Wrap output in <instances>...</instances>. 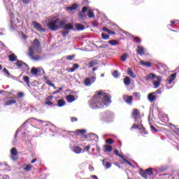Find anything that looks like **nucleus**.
I'll return each instance as SVG.
<instances>
[{"label": "nucleus", "mask_w": 179, "mask_h": 179, "mask_svg": "<svg viewBox=\"0 0 179 179\" xmlns=\"http://www.w3.org/2000/svg\"><path fill=\"white\" fill-rule=\"evenodd\" d=\"M88 104L92 110H98V108H101L104 106H110L111 104V95L108 94H103V91L101 90L93 96L88 101Z\"/></svg>", "instance_id": "f257e3e1"}, {"label": "nucleus", "mask_w": 179, "mask_h": 179, "mask_svg": "<svg viewBox=\"0 0 179 179\" xmlns=\"http://www.w3.org/2000/svg\"><path fill=\"white\" fill-rule=\"evenodd\" d=\"M156 170L153 168H150L145 170L140 169L139 174L143 178H148V177H153L155 174H157Z\"/></svg>", "instance_id": "f03ea898"}, {"label": "nucleus", "mask_w": 179, "mask_h": 179, "mask_svg": "<svg viewBox=\"0 0 179 179\" xmlns=\"http://www.w3.org/2000/svg\"><path fill=\"white\" fill-rule=\"evenodd\" d=\"M114 118V113L113 112L108 110L106 112L101 113L100 114L99 120L103 124L106 121H111Z\"/></svg>", "instance_id": "7ed1b4c3"}, {"label": "nucleus", "mask_w": 179, "mask_h": 179, "mask_svg": "<svg viewBox=\"0 0 179 179\" xmlns=\"http://www.w3.org/2000/svg\"><path fill=\"white\" fill-rule=\"evenodd\" d=\"M32 50V52H36L37 54H41V43L38 39L36 38L34 40V44L29 47V52Z\"/></svg>", "instance_id": "20e7f679"}, {"label": "nucleus", "mask_w": 179, "mask_h": 179, "mask_svg": "<svg viewBox=\"0 0 179 179\" xmlns=\"http://www.w3.org/2000/svg\"><path fill=\"white\" fill-rule=\"evenodd\" d=\"M59 23V20L55 19V20L50 21L48 23V26L49 29L52 30V31H57L58 29H59V27H58V24Z\"/></svg>", "instance_id": "39448f33"}, {"label": "nucleus", "mask_w": 179, "mask_h": 179, "mask_svg": "<svg viewBox=\"0 0 179 179\" xmlns=\"http://www.w3.org/2000/svg\"><path fill=\"white\" fill-rule=\"evenodd\" d=\"M94 82H96V73H94L93 76H90L88 78H86L84 80V85L85 86L89 87L90 86H92Z\"/></svg>", "instance_id": "423d86ee"}, {"label": "nucleus", "mask_w": 179, "mask_h": 179, "mask_svg": "<svg viewBox=\"0 0 179 179\" xmlns=\"http://www.w3.org/2000/svg\"><path fill=\"white\" fill-rule=\"evenodd\" d=\"M159 121H161V122H163L164 124L169 122V116L163 112H160L159 113Z\"/></svg>", "instance_id": "0eeeda50"}, {"label": "nucleus", "mask_w": 179, "mask_h": 179, "mask_svg": "<svg viewBox=\"0 0 179 179\" xmlns=\"http://www.w3.org/2000/svg\"><path fill=\"white\" fill-rule=\"evenodd\" d=\"M36 52H33V50L30 49L29 52H28V55L32 61H40V59H41L40 55L34 57V54H36Z\"/></svg>", "instance_id": "6e6552de"}, {"label": "nucleus", "mask_w": 179, "mask_h": 179, "mask_svg": "<svg viewBox=\"0 0 179 179\" xmlns=\"http://www.w3.org/2000/svg\"><path fill=\"white\" fill-rule=\"evenodd\" d=\"M32 24L34 26V28H35L36 30L40 31L41 33H44V31H45V29L43 28V26H41V24L38 22L34 21L32 22Z\"/></svg>", "instance_id": "1a4fd4ad"}, {"label": "nucleus", "mask_w": 179, "mask_h": 179, "mask_svg": "<svg viewBox=\"0 0 179 179\" xmlns=\"http://www.w3.org/2000/svg\"><path fill=\"white\" fill-rule=\"evenodd\" d=\"M18 23H20V21L17 18H15L14 17H11V26L10 29L15 30V27H17L19 25H17Z\"/></svg>", "instance_id": "9d476101"}, {"label": "nucleus", "mask_w": 179, "mask_h": 179, "mask_svg": "<svg viewBox=\"0 0 179 179\" xmlns=\"http://www.w3.org/2000/svg\"><path fill=\"white\" fill-rule=\"evenodd\" d=\"M89 8L87 6H84L82 9V13H79V17L81 19V20H85L86 17H87V15H86V12H87V10ZM83 13V14H82Z\"/></svg>", "instance_id": "9b49d317"}, {"label": "nucleus", "mask_w": 179, "mask_h": 179, "mask_svg": "<svg viewBox=\"0 0 179 179\" xmlns=\"http://www.w3.org/2000/svg\"><path fill=\"white\" fill-rule=\"evenodd\" d=\"M166 65H164L163 64L158 62V64H157V71L159 73H163V74L166 73Z\"/></svg>", "instance_id": "f8f14e48"}, {"label": "nucleus", "mask_w": 179, "mask_h": 179, "mask_svg": "<svg viewBox=\"0 0 179 179\" xmlns=\"http://www.w3.org/2000/svg\"><path fill=\"white\" fill-rule=\"evenodd\" d=\"M31 120H36V119L30 118L28 120H27L25 122H24V124L20 128H18V129L17 130L16 134L15 135V138H16V136H17V134H19V132H20V131H22V129H24V128H26L27 124H29V122L30 121H31Z\"/></svg>", "instance_id": "ddd939ff"}, {"label": "nucleus", "mask_w": 179, "mask_h": 179, "mask_svg": "<svg viewBox=\"0 0 179 179\" xmlns=\"http://www.w3.org/2000/svg\"><path fill=\"white\" fill-rule=\"evenodd\" d=\"M10 153H11V159L12 160L16 161L17 160V149H16V148H13L10 150Z\"/></svg>", "instance_id": "4468645a"}, {"label": "nucleus", "mask_w": 179, "mask_h": 179, "mask_svg": "<svg viewBox=\"0 0 179 179\" xmlns=\"http://www.w3.org/2000/svg\"><path fill=\"white\" fill-rule=\"evenodd\" d=\"M176 78H177V73L171 74L166 80L168 85H171L176 80Z\"/></svg>", "instance_id": "2eb2a0df"}, {"label": "nucleus", "mask_w": 179, "mask_h": 179, "mask_svg": "<svg viewBox=\"0 0 179 179\" xmlns=\"http://www.w3.org/2000/svg\"><path fill=\"white\" fill-rule=\"evenodd\" d=\"M146 52V50L143 46L138 45L137 46L136 52L138 53V55H145V52Z\"/></svg>", "instance_id": "dca6fc26"}, {"label": "nucleus", "mask_w": 179, "mask_h": 179, "mask_svg": "<svg viewBox=\"0 0 179 179\" xmlns=\"http://www.w3.org/2000/svg\"><path fill=\"white\" fill-rule=\"evenodd\" d=\"M123 100L125 101V103H127V104H131V103H132V100H134V96L124 95Z\"/></svg>", "instance_id": "f3484780"}, {"label": "nucleus", "mask_w": 179, "mask_h": 179, "mask_svg": "<svg viewBox=\"0 0 179 179\" xmlns=\"http://www.w3.org/2000/svg\"><path fill=\"white\" fill-rule=\"evenodd\" d=\"M157 92H152L150 93L148 96V99L150 103H153V101H155V100L156 99V96L155 94H156Z\"/></svg>", "instance_id": "a211bd4d"}, {"label": "nucleus", "mask_w": 179, "mask_h": 179, "mask_svg": "<svg viewBox=\"0 0 179 179\" xmlns=\"http://www.w3.org/2000/svg\"><path fill=\"white\" fill-rule=\"evenodd\" d=\"M102 165L105 169H111V162H107V159H103Z\"/></svg>", "instance_id": "6ab92c4d"}, {"label": "nucleus", "mask_w": 179, "mask_h": 179, "mask_svg": "<svg viewBox=\"0 0 179 179\" xmlns=\"http://www.w3.org/2000/svg\"><path fill=\"white\" fill-rule=\"evenodd\" d=\"M57 107H64L66 104V101L62 99L57 100Z\"/></svg>", "instance_id": "aec40b11"}, {"label": "nucleus", "mask_w": 179, "mask_h": 179, "mask_svg": "<svg viewBox=\"0 0 179 179\" xmlns=\"http://www.w3.org/2000/svg\"><path fill=\"white\" fill-rule=\"evenodd\" d=\"M72 150L73 152H74V153H76L77 155H79V153L82 152V148H80V147L78 145L73 147Z\"/></svg>", "instance_id": "412c9836"}, {"label": "nucleus", "mask_w": 179, "mask_h": 179, "mask_svg": "<svg viewBox=\"0 0 179 179\" xmlns=\"http://www.w3.org/2000/svg\"><path fill=\"white\" fill-rule=\"evenodd\" d=\"M97 64H99V60L93 59L88 63V66L89 68H93V66H95Z\"/></svg>", "instance_id": "4be33fe9"}, {"label": "nucleus", "mask_w": 179, "mask_h": 179, "mask_svg": "<svg viewBox=\"0 0 179 179\" xmlns=\"http://www.w3.org/2000/svg\"><path fill=\"white\" fill-rule=\"evenodd\" d=\"M127 75L129 76H131V78H133V79H135V78H136V75H135V73H134V72L132 71V69L131 68H128L127 69Z\"/></svg>", "instance_id": "5701e85b"}, {"label": "nucleus", "mask_w": 179, "mask_h": 179, "mask_svg": "<svg viewBox=\"0 0 179 179\" xmlns=\"http://www.w3.org/2000/svg\"><path fill=\"white\" fill-rule=\"evenodd\" d=\"M15 103H16V100H15L14 98H10L4 103V106H12V104Z\"/></svg>", "instance_id": "b1692460"}, {"label": "nucleus", "mask_w": 179, "mask_h": 179, "mask_svg": "<svg viewBox=\"0 0 179 179\" xmlns=\"http://www.w3.org/2000/svg\"><path fill=\"white\" fill-rule=\"evenodd\" d=\"M141 65H143V66H147V68H150L152 66V63L150 62H144L143 60L140 61Z\"/></svg>", "instance_id": "393cba45"}, {"label": "nucleus", "mask_w": 179, "mask_h": 179, "mask_svg": "<svg viewBox=\"0 0 179 179\" xmlns=\"http://www.w3.org/2000/svg\"><path fill=\"white\" fill-rule=\"evenodd\" d=\"M155 78H157V76L151 73L145 77V79L147 80H153V79H155Z\"/></svg>", "instance_id": "a878e982"}, {"label": "nucleus", "mask_w": 179, "mask_h": 179, "mask_svg": "<svg viewBox=\"0 0 179 179\" xmlns=\"http://www.w3.org/2000/svg\"><path fill=\"white\" fill-rule=\"evenodd\" d=\"M169 125L171 127V129H173V132L176 135H179V128L176 127L174 124L170 123Z\"/></svg>", "instance_id": "bb28decb"}, {"label": "nucleus", "mask_w": 179, "mask_h": 179, "mask_svg": "<svg viewBox=\"0 0 179 179\" xmlns=\"http://www.w3.org/2000/svg\"><path fill=\"white\" fill-rule=\"evenodd\" d=\"M142 127V124H141V121L138 122V124H134L131 127V129H140V128Z\"/></svg>", "instance_id": "cd10ccee"}, {"label": "nucleus", "mask_w": 179, "mask_h": 179, "mask_svg": "<svg viewBox=\"0 0 179 179\" xmlns=\"http://www.w3.org/2000/svg\"><path fill=\"white\" fill-rule=\"evenodd\" d=\"M123 83L126 86H129L131 85V79L129 76H127L123 79Z\"/></svg>", "instance_id": "c85d7f7f"}, {"label": "nucleus", "mask_w": 179, "mask_h": 179, "mask_svg": "<svg viewBox=\"0 0 179 179\" xmlns=\"http://www.w3.org/2000/svg\"><path fill=\"white\" fill-rule=\"evenodd\" d=\"M78 3H73L71 6L66 8L67 10H76L78 9Z\"/></svg>", "instance_id": "c756f323"}, {"label": "nucleus", "mask_w": 179, "mask_h": 179, "mask_svg": "<svg viewBox=\"0 0 179 179\" xmlns=\"http://www.w3.org/2000/svg\"><path fill=\"white\" fill-rule=\"evenodd\" d=\"M66 100H67L68 103H72V102L75 101V100H76L75 96L69 95L66 96Z\"/></svg>", "instance_id": "7c9ffc66"}, {"label": "nucleus", "mask_w": 179, "mask_h": 179, "mask_svg": "<svg viewBox=\"0 0 179 179\" xmlns=\"http://www.w3.org/2000/svg\"><path fill=\"white\" fill-rule=\"evenodd\" d=\"M140 132L142 134L143 136H146V135L148 134L145 127H143V125H141V128H140Z\"/></svg>", "instance_id": "2f4dec72"}, {"label": "nucleus", "mask_w": 179, "mask_h": 179, "mask_svg": "<svg viewBox=\"0 0 179 179\" xmlns=\"http://www.w3.org/2000/svg\"><path fill=\"white\" fill-rule=\"evenodd\" d=\"M8 58L11 62H15V61H16V59H17V57L16 55H15V54H13V53L11 55H9Z\"/></svg>", "instance_id": "473e14b6"}, {"label": "nucleus", "mask_w": 179, "mask_h": 179, "mask_svg": "<svg viewBox=\"0 0 179 179\" xmlns=\"http://www.w3.org/2000/svg\"><path fill=\"white\" fill-rule=\"evenodd\" d=\"M86 132H87L86 129H78L75 131L76 135H85Z\"/></svg>", "instance_id": "72a5a7b5"}, {"label": "nucleus", "mask_w": 179, "mask_h": 179, "mask_svg": "<svg viewBox=\"0 0 179 179\" xmlns=\"http://www.w3.org/2000/svg\"><path fill=\"white\" fill-rule=\"evenodd\" d=\"M105 152H112L113 147L110 145H104Z\"/></svg>", "instance_id": "f704fd0d"}, {"label": "nucleus", "mask_w": 179, "mask_h": 179, "mask_svg": "<svg viewBox=\"0 0 179 179\" xmlns=\"http://www.w3.org/2000/svg\"><path fill=\"white\" fill-rule=\"evenodd\" d=\"M76 29L78 31L85 30V26L81 24H76Z\"/></svg>", "instance_id": "c9c22d12"}, {"label": "nucleus", "mask_w": 179, "mask_h": 179, "mask_svg": "<svg viewBox=\"0 0 179 179\" xmlns=\"http://www.w3.org/2000/svg\"><path fill=\"white\" fill-rule=\"evenodd\" d=\"M39 72L40 71H38L36 67H33L31 70V73H32V75H38Z\"/></svg>", "instance_id": "e433bc0d"}, {"label": "nucleus", "mask_w": 179, "mask_h": 179, "mask_svg": "<svg viewBox=\"0 0 179 179\" xmlns=\"http://www.w3.org/2000/svg\"><path fill=\"white\" fill-rule=\"evenodd\" d=\"M178 22H179L178 20H171V24L168 25V29H171V27H173V26H174Z\"/></svg>", "instance_id": "4c0bfd02"}, {"label": "nucleus", "mask_w": 179, "mask_h": 179, "mask_svg": "<svg viewBox=\"0 0 179 179\" xmlns=\"http://www.w3.org/2000/svg\"><path fill=\"white\" fill-rule=\"evenodd\" d=\"M66 26V21H59V23H58V27L59 29H61L62 27H64Z\"/></svg>", "instance_id": "58836bf2"}, {"label": "nucleus", "mask_w": 179, "mask_h": 179, "mask_svg": "<svg viewBox=\"0 0 179 179\" xmlns=\"http://www.w3.org/2000/svg\"><path fill=\"white\" fill-rule=\"evenodd\" d=\"M64 29L65 30H73V25L71 24V23L68 24L67 25H66Z\"/></svg>", "instance_id": "ea45409f"}, {"label": "nucleus", "mask_w": 179, "mask_h": 179, "mask_svg": "<svg viewBox=\"0 0 179 179\" xmlns=\"http://www.w3.org/2000/svg\"><path fill=\"white\" fill-rule=\"evenodd\" d=\"M108 44H110V45H117L118 44V41L115 40H110L108 41Z\"/></svg>", "instance_id": "a19ab883"}, {"label": "nucleus", "mask_w": 179, "mask_h": 179, "mask_svg": "<svg viewBox=\"0 0 179 179\" xmlns=\"http://www.w3.org/2000/svg\"><path fill=\"white\" fill-rule=\"evenodd\" d=\"M127 58H128V54H124L120 57V59L122 62H125L127 61Z\"/></svg>", "instance_id": "79ce46f5"}, {"label": "nucleus", "mask_w": 179, "mask_h": 179, "mask_svg": "<svg viewBox=\"0 0 179 179\" xmlns=\"http://www.w3.org/2000/svg\"><path fill=\"white\" fill-rule=\"evenodd\" d=\"M46 85H48V86H50V87H54V89H56L55 85L52 83V82L50 81V80H48L45 82Z\"/></svg>", "instance_id": "37998d69"}, {"label": "nucleus", "mask_w": 179, "mask_h": 179, "mask_svg": "<svg viewBox=\"0 0 179 179\" xmlns=\"http://www.w3.org/2000/svg\"><path fill=\"white\" fill-rule=\"evenodd\" d=\"M32 167H33V166L31 164H28V165H26L25 167H24V170L25 171H30V170H31Z\"/></svg>", "instance_id": "c03bdc74"}, {"label": "nucleus", "mask_w": 179, "mask_h": 179, "mask_svg": "<svg viewBox=\"0 0 179 179\" xmlns=\"http://www.w3.org/2000/svg\"><path fill=\"white\" fill-rule=\"evenodd\" d=\"M23 80L27 83V85H30V78H29V76H24Z\"/></svg>", "instance_id": "a18cd8bd"}, {"label": "nucleus", "mask_w": 179, "mask_h": 179, "mask_svg": "<svg viewBox=\"0 0 179 179\" xmlns=\"http://www.w3.org/2000/svg\"><path fill=\"white\" fill-rule=\"evenodd\" d=\"M101 38H103V40H108V38H110V35L105 34L104 33H102L101 34Z\"/></svg>", "instance_id": "49530a36"}, {"label": "nucleus", "mask_w": 179, "mask_h": 179, "mask_svg": "<svg viewBox=\"0 0 179 179\" xmlns=\"http://www.w3.org/2000/svg\"><path fill=\"white\" fill-rule=\"evenodd\" d=\"M112 76H113V78H115L116 79H117L118 76H120V74H118V71L115 70L112 73Z\"/></svg>", "instance_id": "de8ad7c7"}, {"label": "nucleus", "mask_w": 179, "mask_h": 179, "mask_svg": "<svg viewBox=\"0 0 179 179\" xmlns=\"http://www.w3.org/2000/svg\"><path fill=\"white\" fill-rule=\"evenodd\" d=\"M87 16H88L90 19H92V18L94 17V13H93V11H92V10H89V11H88V13H87Z\"/></svg>", "instance_id": "09e8293b"}, {"label": "nucleus", "mask_w": 179, "mask_h": 179, "mask_svg": "<svg viewBox=\"0 0 179 179\" xmlns=\"http://www.w3.org/2000/svg\"><path fill=\"white\" fill-rule=\"evenodd\" d=\"M15 65L17 66H18V68H22V66L23 65V62H22L20 60H17V62L15 63Z\"/></svg>", "instance_id": "8fccbe9b"}, {"label": "nucleus", "mask_w": 179, "mask_h": 179, "mask_svg": "<svg viewBox=\"0 0 179 179\" xmlns=\"http://www.w3.org/2000/svg\"><path fill=\"white\" fill-rule=\"evenodd\" d=\"M106 143H108V145H112V143H114V140H113V138L106 139Z\"/></svg>", "instance_id": "3c124183"}, {"label": "nucleus", "mask_w": 179, "mask_h": 179, "mask_svg": "<svg viewBox=\"0 0 179 179\" xmlns=\"http://www.w3.org/2000/svg\"><path fill=\"white\" fill-rule=\"evenodd\" d=\"M90 138H94V139H99V136H97L96 134H93V133H90Z\"/></svg>", "instance_id": "603ef678"}, {"label": "nucleus", "mask_w": 179, "mask_h": 179, "mask_svg": "<svg viewBox=\"0 0 179 179\" xmlns=\"http://www.w3.org/2000/svg\"><path fill=\"white\" fill-rule=\"evenodd\" d=\"M114 153L116 155V156L121 157L122 159L124 158V156L118 152V150H115Z\"/></svg>", "instance_id": "864d4df0"}, {"label": "nucleus", "mask_w": 179, "mask_h": 179, "mask_svg": "<svg viewBox=\"0 0 179 179\" xmlns=\"http://www.w3.org/2000/svg\"><path fill=\"white\" fill-rule=\"evenodd\" d=\"M3 72L5 75H7L6 76H10V73H9V71L6 69V68L3 69Z\"/></svg>", "instance_id": "5fc2aeb1"}, {"label": "nucleus", "mask_w": 179, "mask_h": 179, "mask_svg": "<svg viewBox=\"0 0 179 179\" xmlns=\"http://www.w3.org/2000/svg\"><path fill=\"white\" fill-rule=\"evenodd\" d=\"M66 58L68 61H72V59H73V58H75V55H69Z\"/></svg>", "instance_id": "6e6d98bb"}, {"label": "nucleus", "mask_w": 179, "mask_h": 179, "mask_svg": "<svg viewBox=\"0 0 179 179\" xmlns=\"http://www.w3.org/2000/svg\"><path fill=\"white\" fill-rule=\"evenodd\" d=\"M163 79L161 76H157V87L160 86V82H162Z\"/></svg>", "instance_id": "4d7b16f0"}, {"label": "nucleus", "mask_w": 179, "mask_h": 179, "mask_svg": "<svg viewBox=\"0 0 179 179\" xmlns=\"http://www.w3.org/2000/svg\"><path fill=\"white\" fill-rule=\"evenodd\" d=\"M134 97H136L139 100L141 99V93L140 92H134Z\"/></svg>", "instance_id": "13d9d810"}, {"label": "nucleus", "mask_w": 179, "mask_h": 179, "mask_svg": "<svg viewBox=\"0 0 179 179\" xmlns=\"http://www.w3.org/2000/svg\"><path fill=\"white\" fill-rule=\"evenodd\" d=\"M134 40L136 41V43H141L142 41L141 40V38L139 37H136V36H134Z\"/></svg>", "instance_id": "bf43d9fd"}, {"label": "nucleus", "mask_w": 179, "mask_h": 179, "mask_svg": "<svg viewBox=\"0 0 179 179\" xmlns=\"http://www.w3.org/2000/svg\"><path fill=\"white\" fill-rule=\"evenodd\" d=\"M123 162L124 163H127V164H129V166H131L132 167V163H131L129 161H128L127 159H125L124 157L122 159Z\"/></svg>", "instance_id": "052dcab7"}, {"label": "nucleus", "mask_w": 179, "mask_h": 179, "mask_svg": "<svg viewBox=\"0 0 179 179\" xmlns=\"http://www.w3.org/2000/svg\"><path fill=\"white\" fill-rule=\"evenodd\" d=\"M138 114H139V110H138V109H134L133 110V115H134V117H136V115H138Z\"/></svg>", "instance_id": "680f3d73"}, {"label": "nucleus", "mask_w": 179, "mask_h": 179, "mask_svg": "<svg viewBox=\"0 0 179 179\" xmlns=\"http://www.w3.org/2000/svg\"><path fill=\"white\" fill-rule=\"evenodd\" d=\"M31 0H22V3H24V5H29V3H30Z\"/></svg>", "instance_id": "e2e57ef3"}, {"label": "nucleus", "mask_w": 179, "mask_h": 179, "mask_svg": "<svg viewBox=\"0 0 179 179\" xmlns=\"http://www.w3.org/2000/svg\"><path fill=\"white\" fill-rule=\"evenodd\" d=\"M21 68H23V69H27L29 68V65H27L26 63L22 62V66Z\"/></svg>", "instance_id": "0e129e2a"}, {"label": "nucleus", "mask_w": 179, "mask_h": 179, "mask_svg": "<svg viewBox=\"0 0 179 179\" xmlns=\"http://www.w3.org/2000/svg\"><path fill=\"white\" fill-rule=\"evenodd\" d=\"M17 96L20 99H22V97H24V94L23 92H19Z\"/></svg>", "instance_id": "69168bd1"}, {"label": "nucleus", "mask_w": 179, "mask_h": 179, "mask_svg": "<svg viewBox=\"0 0 179 179\" xmlns=\"http://www.w3.org/2000/svg\"><path fill=\"white\" fill-rule=\"evenodd\" d=\"M99 48H108V44H103L99 46Z\"/></svg>", "instance_id": "338daca9"}, {"label": "nucleus", "mask_w": 179, "mask_h": 179, "mask_svg": "<svg viewBox=\"0 0 179 179\" xmlns=\"http://www.w3.org/2000/svg\"><path fill=\"white\" fill-rule=\"evenodd\" d=\"M78 121V118L76 117H71V122H76Z\"/></svg>", "instance_id": "774afa93"}]
</instances>
